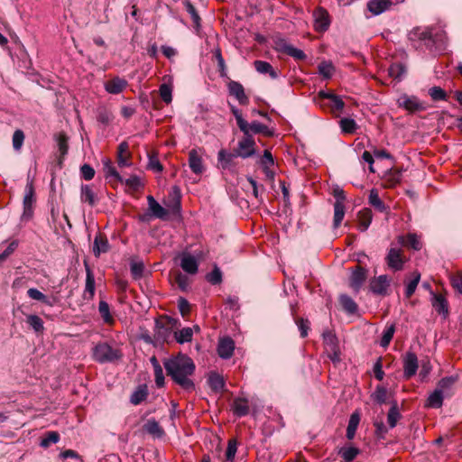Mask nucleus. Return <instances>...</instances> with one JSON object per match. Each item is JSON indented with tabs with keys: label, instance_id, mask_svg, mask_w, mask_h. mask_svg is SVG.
I'll use <instances>...</instances> for the list:
<instances>
[{
	"label": "nucleus",
	"instance_id": "37",
	"mask_svg": "<svg viewBox=\"0 0 462 462\" xmlns=\"http://www.w3.org/2000/svg\"><path fill=\"white\" fill-rule=\"evenodd\" d=\"M146 432L149 434L160 438L164 434L163 430L160 426L159 422L155 420H149L143 426Z\"/></svg>",
	"mask_w": 462,
	"mask_h": 462
},
{
	"label": "nucleus",
	"instance_id": "61",
	"mask_svg": "<svg viewBox=\"0 0 462 462\" xmlns=\"http://www.w3.org/2000/svg\"><path fill=\"white\" fill-rule=\"evenodd\" d=\"M237 450V443L236 439H230L227 444V448L226 451V459L227 461H233L235 458L236 453Z\"/></svg>",
	"mask_w": 462,
	"mask_h": 462
},
{
	"label": "nucleus",
	"instance_id": "44",
	"mask_svg": "<svg viewBox=\"0 0 462 462\" xmlns=\"http://www.w3.org/2000/svg\"><path fill=\"white\" fill-rule=\"evenodd\" d=\"M339 125L345 134H354L357 129V125L352 118L344 117L340 120Z\"/></svg>",
	"mask_w": 462,
	"mask_h": 462
},
{
	"label": "nucleus",
	"instance_id": "3",
	"mask_svg": "<svg viewBox=\"0 0 462 462\" xmlns=\"http://www.w3.org/2000/svg\"><path fill=\"white\" fill-rule=\"evenodd\" d=\"M93 357L98 363L104 364L119 359L121 353L118 349L113 348L107 343H100L94 347Z\"/></svg>",
	"mask_w": 462,
	"mask_h": 462
},
{
	"label": "nucleus",
	"instance_id": "27",
	"mask_svg": "<svg viewBox=\"0 0 462 462\" xmlns=\"http://www.w3.org/2000/svg\"><path fill=\"white\" fill-rule=\"evenodd\" d=\"M117 162L120 167H128L131 165L129 162L128 143L122 142L118 145Z\"/></svg>",
	"mask_w": 462,
	"mask_h": 462
},
{
	"label": "nucleus",
	"instance_id": "31",
	"mask_svg": "<svg viewBox=\"0 0 462 462\" xmlns=\"http://www.w3.org/2000/svg\"><path fill=\"white\" fill-rule=\"evenodd\" d=\"M109 244L106 237L97 236L93 244V253L95 256L98 257L102 253L108 251Z\"/></svg>",
	"mask_w": 462,
	"mask_h": 462
},
{
	"label": "nucleus",
	"instance_id": "63",
	"mask_svg": "<svg viewBox=\"0 0 462 462\" xmlns=\"http://www.w3.org/2000/svg\"><path fill=\"white\" fill-rule=\"evenodd\" d=\"M80 172L84 180H90L95 176V170L89 164H83L80 167Z\"/></svg>",
	"mask_w": 462,
	"mask_h": 462
},
{
	"label": "nucleus",
	"instance_id": "32",
	"mask_svg": "<svg viewBox=\"0 0 462 462\" xmlns=\"http://www.w3.org/2000/svg\"><path fill=\"white\" fill-rule=\"evenodd\" d=\"M236 156V152L231 153L225 149L220 150L217 153V159L221 168L224 170L229 169L233 164L234 158Z\"/></svg>",
	"mask_w": 462,
	"mask_h": 462
},
{
	"label": "nucleus",
	"instance_id": "40",
	"mask_svg": "<svg viewBox=\"0 0 462 462\" xmlns=\"http://www.w3.org/2000/svg\"><path fill=\"white\" fill-rule=\"evenodd\" d=\"M214 53V57L217 62V68H218V72H219V75L221 78H228L227 77V69H226V62H225V60L222 56V52H221V50L220 48H216L213 51Z\"/></svg>",
	"mask_w": 462,
	"mask_h": 462
},
{
	"label": "nucleus",
	"instance_id": "10",
	"mask_svg": "<svg viewBox=\"0 0 462 462\" xmlns=\"http://www.w3.org/2000/svg\"><path fill=\"white\" fill-rule=\"evenodd\" d=\"M403 376L409 379L416 374L419 365L418 357L413 352H407L403 356Z\"/></svg>",
	"mask_w": 462,
	"mask_h": 462
},
{
	"label": "nucleus",
	"instance_id": "64",
	"mask_svg": "<svg viewBox=\"0 0 462 462\" xmlns=\"http://www.w3.org/2000/svg\"><path fill=\"white\" fill-rule=\"evenodd\" d=\"M60 457L63 459L70 458L73 462H83L81 457L72 449H67L60 454Z\"/></svg>",
	"mask_w": 462,
	"mask_h": 462
},
{
	"label": "nucleus",
	"instance_id": "28",
	"mask_svg": "<svg viewBox=\"0 0 462 462\" xmlns=\"http://www.w3.org/2000/svg\"><path fill=\"white\" fill-rule=\"evenodd\" d=\"M170 335L171 329L157 320L154 328V340L156 342H165Z\"/></svg>",
	"mask_w": 462,
	"mask_h": 462
},
{
	"label": "nucleus",
	"instance_id": "5",
	"mask_svg": "<svg viewBox=\"0 0 462 462\" xmlns=\"http://www.w3.org/2000/svg\"><path fill=\"white\" fill-rule=\"evenodd\" d=\"M385 262L389 269L398 272L403 269L405 258L401 248L390 247L385 256Z\"/></svg>",
	"mask_w": 462,
	"mask_h": 462
},
{
	"label": "nucleus",
	"instance_id": "47",
	"mask_svg": "<svg viewBox=\"0 0 462 462\" xmlns=\"http://www.w3.org/2000/svg\"><path fill=\"white\" fill-rule=\"evenodd\" d=\"M60 440V434L57 431H48L41 440V447L49 448Z\"/></svg>",
	"mask_w": 462,
	"mask_h": 462
},
{
	"label": "nucleus",
	"instance_id": "39",
	"mask_svg": "<svg viewBox=\"0 0 462 462\" xmlns=\"http://www.w3.org/2000/svg\"><path fill=\"white\" fill-rule=\"evenodd\" d=\"M432 306L440 314L447 315L448 312V302L442 295H433Z\"/></svg>",
	"mask_w": 462,
	"mask_h": 462
},
{
	"label": "nucleus",
	"instance_id": "15",
	"mask_svg": "<svg viewBox=\"0 0 462 462\" xmlns=\"http://www.w3.org/2000/svg\"><path fill=\"white\" fill-rule=\"evenodd\" d=\"M180 267L187 273L196 274L198 273L199 263L196 257L190 254H183L180 257Z\"/></svg>",
	"mask_w": 462,
	"mask_h": 462
},
{
	"label": "nucleus",
	"instance_id": "18",
	"mask_svg": "<svg viewBox=\"0 0 462 462\" xmlns=\"http://www.w3.org/2000/svg\"><path fill=\"white\" fill-rule=\"evenodd\" d=\"M368 202L375 210L389 214L390 208L380 199L377 189H373L370 190Z\"/></svg>",
	"mask_w": 462,
	"mask_h": 462
},
{
	"label": "nucleus",
	"instance_id": "57",
	"mask_svg": "<svg viewBox=\"0 0 462 462\" xmlns=\"http://www.w3.org/2000/svg\"><path fill=\"white\" fill-rule=\"evenodd\" d=\"M429 95L434 101H440L447 99V93L440 87H432L429 89Z\"/></svg>",
	"mask_w": 462,
	"mask_h": 462
},
{
	"label": "nucleus",
	"instance_id": "13",
	"mask_svg": "<svg viewBox=\"0 0 462 462\" xmlns=\"http://www.w3.org/2000/svg\"><path fill=\"white\" fill-rule=\"evenodd\" d=\"M80 201L87 203L90 207H94L98 202V198L95 192L93 186L88 184H82L80 187Z\"/></svg>",
	"mask_w": 462,
	"mask_h": 462
},
{
	"label": "nucleus",
	"instance_id": "53",
	"mask_svg": "<svg viewBox=\"0 0 462 462\" xmlns=\"http://www.w3.org/2000/svg\"><path fill=\"white\" fill-rule=\"evenodd\" d=\"M24 133L21 129L14 131L12 138L13 148L14 151L19 152L24 142Z\"/></svg>",
	"mask_w": 462,
	"mask_h": 462
},
{
	"label": "nucleus",
	"instance_id": "48",
	"mask_svg": "<svg viewBox=\"0 0 462 462\" xmlns=\"http://www.w3.org/2000/svg\"><path fill=\"white\" fill-rule=\"evenodd\" d=\"M147 394L148 393L146 387L140 386L132 393L130 401L133 404L137 405L146 399Z\"/></svg>",
	"mask_w": 462,
	"mask_h": 462
},
{
	"label": "nucleus",
	"instance_id": "42",
	"mask_svg": "<svg viewBox=\"0 0 462 462\" xmlns=\"http://www.w3.org/2000/svg\"><path fill=\"white\" fill-rule=\"evenodd\" d=\"M359 228L361 231H365L372 223L373 216L370 209L365 208L359 212Z\"/></svg>",
	"mask_w": 462,
	"mask_h": 462
},
{
	"label": "nucleus",
	"instance_id": "19",
	"mask_svg": "<svg viewBox=\"0 0 462 462\" xmlns=\"http://www.w3.org/2000/svg\"><path fill=\"white\" fill-rule=\"evenodd\" d=\"M127 86V81L121 78H114L105 83V89L110 94H119Z\"/></svg>",
	"mask_w": 462,
	"mask_h": 462
},
{
	"label": "nucleus",
	"instance_id": "54",
	"mask_svg": "<svg viewBox=\"0 0 462 462\" xmlns=\"http://www.w3.org/2000/svg\"><path fill=\"white\" fill-rule=\"evenodd\" d=\"M394 331H395V326L393 324L390 325L389 327H387L384 329V331L383 333V337L380 341L381 346L386 347L389 346L391 340L393 339Z\"/></svg>",
	"mask_w": 462,
	"mask_h": 462
},
{
	"label": "nucleus",
	"instance_id": "60",
	"mask_svg": "<svg viewBox=\"0 0 462 462\" xmlns=\"http://www.w3.org/2000/svg\"><path fill=\"white\" fill-rule=\"evenodd\" d=\"M159 91H160V96H161L162 99L165 103L169 104V103L171 102V100H172V96H171L172 90H171V88L169 85L162 84L160 87Z\"/></svg>",
	"mask_w": 462,
	"mask_h": 462
},
{
	"label": "nucleus",
	"instance_id": "50",
	"mask_svg": "<svg viewBox=\"0 0 462 462\" xmlns=\"http://www.w3.org/2000/svg\"><path fill=\"white\" fill-rule=\"evenodd\" d=\"M371 397L378 404L385 403L387 399L386 388L382 385H378L375 388V391L372 393Z\"/></svg>",
	"mask_w": 462,
	"mask_h": 462
},
{
	"label": "nucleus",
	"instance_id": "20",
	"mask_svg": "<svg viewBox=\"0 0 462 462\" xmlns=\"http://www.w3.org/2000/svg\"><path fill=\"white\" fill-rule=\"evenodd\" d=\"M392 5L391 0H370L367 3V9L374 14L379 15L388 10Z\"/></svg>",
	"mask_w": 462,
	"mask_h": 462
},
{
	"label": "nucleus",
	"instance_id": "33",
	"mask_svg": "<svg viewBox=\"0 0 462 462\" xmlns=\"http://www.w3.org/2000/svg\"><path fill=\"white\" fill-rule=\"evenodd\" d=\"M401 418V413L398 409L397 402H392V406L387 414V423L391 429L394 428Z\"/></svg>",
	"mask_w": 462,
	"mask_h": 462
},
{
	"label": "nucleus",
	"instance_id": "56",
	"mask_svg": "<svg viewBox=\"0 0 462 462\" xmlns=\"http://www.w3.org/2000/svg\"><path fill=\"white\" fill-rule=\"evenodd\" d=\"M231 112L234 115V116L236 120L237 126L239 127L241 132H245V129L247 127L246 126L247 121L245 119H244L241 110H239L237 107L233 106H231Z\"/></svg>",
	"mask_w": 462,
	"mask_h": 462
},
{
	"label": "nucleus",
	"instance_id": "43",
	"mask_svg": "<svg viewBox=\"0 0 462 462\" xmlns=\"http://www.w3.org/2000/svg\"><path fill=\"white\" fill-rule=\"evenodd\" d=\"M413 278L407 283L405 288V296L406 298H411L412 294L415 292L416 288L420 280V273L419 272H414L412 273Z\"/></svg>",
	"mask_w": 462,
	"mask_h": 462
},
{
	"label": "nucleus",
	"instance_id": "22",
	"mask_svg": "<svg viewBox=\"0 0 462 462\" xmlns=\"http://www.w3.org/2000/svg\"><path fill=\"white\" fill-rule=\"evenodd\" d=\"M319 97L330 100L331 108L334 111H342L343 108L345 107V103L342 100L341 97H339L334 93L326 92V91L321 90L319 93Z\"/></svg>",
	"mask_w": 462,
	"mask_h": 462
},
{
	"label": "nucleus",
	"instance_id": "30",
	"mask_svg": "<svg viewBox=\"0 0 462 462\" xmlns=\"http://www.w3.org/2000/svg\"><path fill=\"white\" fill-rule=\"evenodd\" d=\"M208 383L215 393L221 392L225 387V381L223 377L217 373H211L208 375Z\"/></svg>",
	"mask_w": 462,
	"mask_h": 462
},
{
	"label": "nucleus",
	"instance_id": "14",
	"mask_svg": "<svg viewBox=\"0 0 462 462\" xmlns=\"http://www.w3.org/2000/svg\"><path fill=\"white\" fill-rule=\"evenodd\" d=\"M235 342L230 337H225L219 340L217 346L218 356L223 359H228L233 356Z\"/></svg>",
	"mask_w": 462,
	"mask_h": 462
},
{
	"label": "nucleus",
	"instance_id": "51",
	"mask_svg": "<svg viewBox=\"0 0 462 462\" xmlns=\"http://www.w3.org/2000/svg\"><path fill=\"white\" fill-rule=\"evenodd\" d=\"M455 382L456 378H454L453 376L444 377L438 383L437 387L442 390V392L445 393V396H448L450 393L449 391L453 384L455 383Z\"/></svg>",
	"mask_w": 462,
	"mask_h": 462
},
{
	"label": "nucleus",
	"instance_id": "26",
	"mask_svg": "<svg viewBox=\"0 0 462 462\" xmlns=\"http://www.w3.org/2000/svg\"><path fill=\"white\" fill-rule=\"evenodd\" d=\"M445 397V393L440 390V388H436L433 393H431L427 400V406L431 408H440L443 404V399Z\"/></svg>",
	"mask_w": 462,
	"mask_h": 462
},
{
	"label": "nucleus",
	"instance_id": "11",
	"mask_svg": "<svg viewBox=\"0 0 462 462\" xmlns=\"http://www.w3.org/2000/svg\"><path fill=\"white\" fill-rule=\"evenodd\" d=\"M228 93L234 97L240 105H247L249 102L248 97L245 93L243 85L235 80H230L227 84Z\"/></svg>",
	"mask_w": 462,
	"mask_h": 462
},
{
	"label": "nucleus",
	"instance_id": "17",
	"mask_svg": "<svg viewBox=\"0 0 462 462\" xmlns=\"http://www.w3.org/2000/svg\"><path fill=\"white\" fill-rule=\"evenodd\" d=\"M149 211L152 217L159 219H166L168 211L161 206L152 196L147 197Z\"/></svg>",
	"mask_w": 462,
	"mask_h": 462
},
{
	"label": "nucleus",
	"instance_id": "59",
	"mask_svg": "<svg viewBox=\"0 0 462 462\" xmlns=\"http://www.w3.org/2000/svg\"><path fill=\"white\" fill-rule=\"evenodd\" d=\"M57 143L60 156L64 157L67 154L69 149L67 136L63 134H59L57 137Z\"/></svg>",
	"mask_w": 462,
	"mask_h": 462
},
{
	"label": "nucleus",
	"instance_id": "24",
	"mask_svg": "<svg viewBox=\"0 0 462 462\" xmlns=\"http://www.w3.org/2000/svg\"><path fill=\"white\" fill-rule=\"evenodd\" d=\"M254 69L260 74H268L273 79L278 78L277 71L273 68V66L264 60H255L254 62Z\"/></svg>",
	"mask_w": 462,
	"mask_h": 462
},
{
	"label": "nucleus",
	"instance_id": "36",
	"mask_svg": "<svg viewBox=\"0 0 462 462\" xmlns=\"http://www.w3.org/2000/svg\"><path fill=\"white\" fill-rule=\"evenodd\" d=\"M346 207L345 204L334 203V217H333V228H337L345 217Z\"/></svg>",
	"mask_w": 462,
	"mask_h": 462
},
{
	"label": "nucleus",
	"instance_id": "46",
	"mask_svg": "<svg viewBox=\"0 0 462 462\" xmlns=\"http://www.w3.org/2000/svg\"><path fill=\"white\" fill-rule=\"evenodd\" d=\"M98 311L104 320L107 324L114 322V319L110 314L109 305L104 300H100L98 304Z\"/></svg>",
	"mask_w": 462,
	"mask_h": 462
},
{
	"label": "nucleus",
	"instance_id": "6",
	"mask_svg": "<svg viewBox=\"0 0 462 462\" xmlns=\"http://www.w3.org/2000/svg\"><path fill=\"white\" fill-rule=\"evenodd\" d=\"M398 104L400 106L411 113L424 111L427 109L426 104L415 96H408L404 94L399 97Z\"/></svg>",
	"mask_w": 462,
	"mask_h": 462
},
{
	"label": "nucleus",
	"instance_id": "4",
	"mask_svg": "<svg viewBox=\"0 0 462 462\" xmlns=\"http://www.w3.org/2000/svg\"><path fill=\"white\" fill-rule=\"evenodd\" d=\"M273 44L275 51L278 52L285 53L296 60H303L307 57L303 51L293 47L287 42L286 39L281 36H276L273 38Z\"/></svg>",
	"mask_w": 462,
	"mask_h": 462
},
{
	"label": "nucleus",
	"instance_id": "8",
	"mask_svg": "<svg viewBox=\"0 0 462 462\" xmlns=\"http://www.w3.org/2000/svg\"><path fill=\"white\" fill-rule=\"evenodd\" d=\"M314 28L317 32H326L330 25V18L328 11L323 7H319L313 12Z\"/></svg>",
	"mask_w": 462,
	"mask_h": 462
},
{
	"label": "nucleus",
	"instance_id": "21",
	"mask_svg": "<svg viewBox=\"0 0 462 462\" xmlns=\"http://www.w3.org/2000/svg\"><path fill=\"white\" fill-rule=\"evenodd\" d=\"M189 165L195 174H200L204 171L202 159L196 149H192L189 152Z\"/></svg>",
	"mask_w": 462,
	"mask_h": 462
},
{
	"label": "nucleus",
	"instance_id": "38",
	"mask_svg": "<svg viewBox=\"0 0 462 462\" xmlns=\"http://www.w3.org/2000/svg\"><path fill=\"white\" fill-rule=\"evenodd\" d=\"M27 324L34 330L36 333H42L44 330L43 320L35 314H31L27 316L26 319Z\"/></svg>",
	"mask_w": 462,
	"mask_h": 462
},
{
	"label": "nucleus",
	"instance_id": "2",
	"mask_svg": "<svg viewBox=\"0 0 462 462\" xmlns=\"http://www.w3.org/2000/svg\"><path fill=\"white\" fill-rule=\"evenodd\" d=\"M35 202L36 198L33 187V178L28 174L23 199V210L21 215L22 222H28L32 218Z\"/></svg>",
	"mask_w": 462,
	"mask_h": 462
},
{
	"label": "nucleus",
	"instance_id": "45",
	"mask_svg": "<svg viewBox=\"0 0 462 462\" xmlns=\"http://www.w3.org/2000/svg\"><path fill=\"white\" fill-rule=\"evenodd\" d=\"M193 330L191 328H184L175 332L176 341L180 344L190 342L192 340Z\"/></svg>",
	"mask_w": 462,
	"mask_h": 462
},
{
	"label": "nucleus",
	"instance_id": "35",
	"mask_svg": "<svg viewBox=\"0 0 462 462\" xmlns=\"http://www.w3.org/2000/svg\"><path fill=\"white\" fill-rule=\"evenodd\" d=\"M360 422V416L357 412H354L351 414L350 419L348 420V425L346 428V438L348 439H353Z\"/></svg>",
	"mask_w": 462,
	"mask_h": 462
},
{
	"label": "nucleus",
	"instance_id": "52",
	"mask_svg": "<svg viewBox=\"0 0 462 462\" xmlns=\"http://www.w3.org/2000/svg\"><path fill=\"white\" fill-rule=\"evenodd\" d=\"M359 452L360 451L357 448L349 447L341 448L339 454L346 462H351L356 458Z\"/></svg>",
	"mask_w": 462,
	"mask_h": 462
},
{
	"label": "nucleus",
	"instance_id": "7",
	"mask_svg": "<svg viewBox=\"0 0 462 462\" xmlns=\"http://www.w3.org/2000/svg\"><path fill=\"white\" fill-rule=\"evenodd\" d=\"M255 142L251 134H245V137L238 142L236 155L241 158H248L255 153Z\"/></svg>",
	"mask_w": 462,
	"mask_h": 462
},
{
	"label": "nucleus",
	"instance_id": "55",
	"mask_svg": "<svg viewBox=\"0 0 462 462\" xmlns=\"http://www.w3.org/2000/svg\"><path fill=\"white\" fill-rule=\"evenodd\" d=\"M206 279L213 285L219 284L222 282V273L220 269L215 266L214 269L207 274Z\"/></svg>",
	"mask_w": 462,
	"mask_h": 462
},
{
	"label": "nucleus",
	"instance_id": "12",
	"mask_svg": "<svg viewBox=\"0 0 462 462\" xmlns=\"http://www.w3.org/2000/svg\"><path fill=\"white\" fill-rule=\"evenodd\" d=\"M367 278V270L361 266H356L350 277V287L358 292Z\"/></svg>",
	"mask_w": 462,
	"mask_h": 462
},
{
	"label": "nucleus",
	"instance_id": "1",
	"mask_svg": "<svg viewBox=\"0 0 462 462\" xmlns=\"http://www.w3.org/2000/svg\"><path fill=\"white\" fill-rule=\"evenodd\" d=\"M167 374L173 382L186 391H193L195 384L190 376L195 372L193 360L184 354L167 359L163 363Z\"/></svg>",
	"mask_w": 462,
	"mask_h": 462
},
{
	"label": "nucleus",
	"instance_id": "23",
	"mask_svg": "<svg viewBox=\"0 0 462 462\" xmlns=\"http://www.w3.org/2000/svg\"><path fill=\"white\" fill-rule=\"evenodd\" d=\"M95 295V277L88 266L86 268V286L84 299L91 300Z\"/></svg>",
	"mask_w": 462,
	"mask_h": 462
},
{
	"label": "nucleus",
	"instance_id": "16",
	"mask_svg": "<svg viewBox=\"0 0 462 462\" xmlns=\"http://www.w3.org/2000/svg\"><path fill=\"white\" fill-rule=\"evenodd\" d=\"M246 126L247 127L245 129V132H243L244 134L252 135V134H263L265 136L273 135V130H271L268 126L258 121H253L251 123L246 122Z\"/></svg>",
	"mask_w": 462,
	"mask_h": 462
},
{
	"label": "nucleus",
	"instance_id": "49",
	"mask_svg": "<svg viewBox=\"0 0 462 462\" xmlns=\"http://www.w3.org/2000/svg\"><path fill=\"white\" fill-rule=\"evenodd\" d=\"M319 73L326 79H330L334 73L335 68L330 61H322L319 65Z\"/></svg>",
	"mask_w": 462,
	"mask_h": 462
},
{
	"label": "nucleus",
	"instance_id": "41",
	"mask_svg": "<svg viewBox=\"0 0 462 462\" xmlns=\"http://www.w3.org/2000/svg\"><path fill=\"white\" fill-rule=\"evenodd\" d=\"M388 71L392 78L400 81L406 74V67L402 63H394L389 67Z\"/></svg>",
	"mask_w": 462,
	"mask_h": 462
},
{
	"label": "nucleus",
	"instance_id": "9",
	"mask_svg": "<svg viewBox=\"0 0 462 462\" xmlns=\"http://www.w3.org/2000/svg\"><path fill=\"white\" fill-rule=\"evenodd\" d=\"M389 287L390 278L385 274L374 277L369 282L370 291L375 295H386Z\"/></svg>",
	"mask_w": 462,
	"mask_h": 462
},
{
	"label": "nucleus",
	"instance_id": "29",
	"mask_svg": "<svg viewBox=\"0 0 462 462\" xmlns=\"http://www.w3.org/2000/svg\"><path fill=\"white\" fill-rule=\"evenodd\" d=\"M233 413L237 417H243L248 414L249 406L245 399H236L232 405Z\"/></svg>",
	"mask_w": 462,
	"mask_h": 462
},
{
	"label": "nucleus",
	"instance_id": "34",
	"mask_svg": "<svg viewBox=\"0 0 462 462\" xmlns=\"http://www.w3.org/2000/svg\"><path fill=\"white\" fill-rule=\"evenodd\" d=\"M340 304L348 314H355L357 311V305L348 295L343 294L339 297Z\"/></svg>",
	"mask_w": 462,
	"mask_h": 462
},
{
	"label": "nucleus",
	"instance_id": "62",
	"mask_svg": "<svg viewBox=\"0 0 462 462\" xmlns=\"http://www.w3.org/2000/svg\"><path fill=\"white\" fill-rule=\"evenodd\" d=\"M186 10L190 14L195 26L199 27L200 25V17H199V14L197 13L194 5L192 4H190L189 2H187L186 3Z\"/></svg>",
	"mask_w": 462,
	"mask_h": 462
},
{
	"label": "nucleus",
	"instance_id": "58",
	"mask_svg": "<svg viewBox=\"0 0 462 462\" xmlns=\"http://www.w3.org/2000/svg\"><path fill=\"white\" fill-rule=\"evenodd\" d=\"M104 170L106 177H114L116 180L123 182L122 177L119 175L116 168L111 164L109 161L104 162Z\"/></svg>",
	"mask_w": 462,
	"mask_h": 462
},
{
	"label": "nucleus",
	"instance_id": "25",
	"mask_svg": "<svg viewBox=\"0 0 462 462\" xmlns=\"http://www.w3.org/2000/svg\"><path fill=\"white\" fill-rule=\"evenodd\" d=\"M27 295L32 300H39L50 307H52L56 302L55 298L50 299L36 288H30L27 291Z\"/></svg>",
	"mask_w": 462,
	"mask_h": 462
}]
</instances>
